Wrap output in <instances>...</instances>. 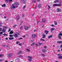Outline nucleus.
Returning a JSON list of instances; mask_svg holds the SVG:
<instances>
[{"label": "nucleus", "instance_id": "57", "mask_svg": "<svg viewBox=\"0 0 62 62\" xmlns=\"http://www.w3.org/2000/svg\"><path fill=\"white\" fill-rule=\"evenodd\" d=\"M25 8V6H24L23 7V8Z\"/></svg>", "mask_w": 62, "mask_h": 62}, {"label": "nucleus", "instance_id": "25", "mask_svg": "<svg viewBox=\"0 0 62 62\" xmlns=\"http://www.w3.org/2000/svg\"><path fill=\"white\" fill-rule=\"evenodd\" d=\"M41 56H42L43 57H44V56H45V54H41Z\"/></svg>", "mask_w": 62, "mask_h": 62}, {"label": "nucleus", "instance_id": "42", "mask_svg": "<svg viewBox=\"0 0 62 62\" xmlns=\"http://www.w3.org/2000/svg\"><path fill=\"white\" fill-rule=\"evenodd\" d=\"M34 44H35V43H33L31 44V46H33V45H34Z\"/></svg>", "mask_w": 62, "mask_h": 62}, {"label": "nucleus", "instance_id": "38", "mask_svg": "<svg viewBox=\"0 0 62 62\" xmlns=\"http://www.w3.org/2000/svg\"><path fill=\"white\" fill-rule=\"evenodd\" d=\"M19 45H20V46H22V43H19Z\"/></svg>", "mask_w": 62, "mask_h": 62}, {"label": "nucleus", "instance_id": "26", "mask_svg": "<svg viewBox=\"0 0 62 62\" xmlns=\"http://www.w3.org/2000/svg\"><path fill=\"white\" fill-rule=\"evenodd\" d=\"M1 6H2V7H6V4H4L1 5Z\"/></svg>", "mask_w": 62, "mask_h": 62}, {"label": "nucleus", "instance_id": "63", "mask_svg": "<svg viewBox=\"0 0 62 62\" xmlns=\"http://www.w3.org/2000/svg\"><path fill=\"white\" fill-rule=\"evenodd\" d=\"M4 18H6V16H4Z\"/></svg>", "mask_w": 62, "mask_h": 62}, {"label": "nucleus", "instance_id": "10", "mask_svg": "<svg viewBox=\"0 0 62 62\" xmlns=\"http://www.w3.org/2000/svg\"><path fill=\"white\" fill-rule=\"evenodd\" d=\"M57 43L59 44H62V41H58L57 42Z\"/></svg>", "mask_w": 62, "mask_h": 62}, {"label": "nucleus", "instance_id": "24", "mask_svg": "<svg viewBox=\"0 0 62 62\" xmlns=\"http://www.w3.org/2000/svg\"><path fill=\"white\" fill-rule=\"evenodd\" d=\"M22 51H20L19 52H18V53H17L18 54H22Z\"/></svg>", "mask_w": 62, "mask_h": 62}, {"label": "nucleus", "instance_id": "28", "mask_svg": "<svg viewBox=\"0 0 62 62\" xmlns=\"http://www.w3.org/2000/svg\"><path fill=\"white\" fill-rule=\"evenodd\" d=\"M22 18H24V17H25L24 15V14H22Z\"/></svg>", "mask_w": 62, "mask_h": 62}, {"label": "nucleus", "instance_id": "1", "mask_svg": "<svg viewBox=\"0 0 62 62\" xmlns=\"http://www.w3.org/2000/svg\"><path fill=\"white\" fill-rule=\"evenodd\" d=\"M19 3L17 2H15L14 4H12V6L10 8L11 9H13V8L15 9L16 8H18L19 5Z\"/></svg>", "mask_w": 62, "mask_h": 62}, {"label": "nucleus", "instance_id": "13", "mask_svg": "<svg viewBox=\"0 0 62 62\" xmlns=\"http://www.w3.org/2000/svg\"><path fill=\"white\" fill-rule=\"evenodd\" d=\"M46 21V19L45 18L43 19L42 20V22H45Z\"/></svg>", "mask_w": 62, "mask_h": 62}, {"label": "nucleus", "instance_id": "39", "mask_svg": "<svg viewBox=\"0 0 62 62\" xmlns=\"http://www.w3.org/2000/svg\"><path fill=\"white\" fill-rule=\"evenodd\" d=\"M9 1V0H5V1L7 3H8V1Z\"/></svg>", "mask_w": 62, "mask_h": 62}, {"label": "nucleus", "instance_id": "49", "mask_svg": "<svg viewBox=\"0 0 62 62\" xmlns=\"http://www.w3.org/2000/svg\"><path fill=\"white\" fill-rule=\"evenodd\" d=\"M0 34H3V32H0Z\"/></svg>", "mask_w": 62, "mask_h": 62}, {"label": "nucleus", "instance_id": "36", "mask_svg": "<svg viewBox=\"0 0 62 62\" xmlns=\"http://www.w3.org/2000/svg\"><path fill=\"white\" fill-rule=\"evenodd\" d=\"M40 40H42V41H45V40L43 39H40Z\"/></svg>", "mask_w": 62, "mask_h": 62}, {"label": "nucleus", "instance_id": "60", "mask_svg": "<svg viewBox=\"0 0 62 62\" xmlns=\"http://www.w3.org/2000/svg\"><path fill=\"white\" fill-rule=\"evenodd\" d=\"M38 44H36V46H38Z\"/></svg>", "mask_w": 62, "mask_h": 62}, {"label": "nucleus", "instance_id": "48", "mask_svg": "<svg viewBox=\"0 0 62 62\" xmlns=\"http://www.w3.org/2000/svg\"><path fill=\"white\" fill-rule=\"evenodd\" d=\"M42 44L41 43H40L39 42V45H41Z\"/></svg>", "mask_w": 62, "mask_h": 62}, {"label": "nucleus", "instance_id": "61", "mask_svg": "<svg viewBox=\"0 0 62 62\" xmlns=\"http://www.w3.org/2000/svg\"><path fill=\"white\" fill-rule=\"evenodd\" d=\"M60 47L62 48V45L61 46H60Z\"/></svg>", "mask_w": 62, "mask_h": 62}, {"label": "nucleus", "instance_id": "3", "mask_svg": "<svg viewBox=\"0 0 62 62\" xmlns=\"http://www.w3.org/2000/svg\"><path fill=\"white\" fill-rule=\"evenodd\" d=\"M61 36H62V32H61L59 34V36H58L59 39H61Z\"/></svg>", "mask_w": 62, "mask_h": 62}, {"label": "nucleus", "instance_id": "35", "mask_svg": "<svg viewBox=\"0 0 62 62\" xmlns=\"http://www.w3.org/2000/svg\"><path fill=\"white\" fill-rule=\"evenodd\" d=\"M20 29H23V26H21L20 27Z\"/></svg>", "mask_w": 62, "mask_h": 62}, {"label": "nucleus", "instance_id": "54", "mask_svg": "<svg viewBox=\"0 0 62 62\" xmlns=\"http://www.w3.org/2000/svg\"><path fill=\"white\" fill-rule=\"evenodd\" d=\"M9 1L10 2H11L12 1V0H9Z\"/></svg>", "mask_w": 62, "mask_h": 62}, {"label": "nucleus", "instance_id": "6", "mask_svg": "<svg viewBox=\"0 0 62 62\" xmlns=\"http://www.w3.org/2000/svg\"><path fill=\"white\" fill-rule=\"evenodd\" d=\"M3 30L2 31L3 32H5V31H6V29H4V28L5 29H7L8 28V27H3Z\"/></svg>", "mask_w": 62, "mask_h": 62}, {"label": "nucleus", "instance_id": "51", "mask_svg": "<svg viewBox=\"0 0 62 62\" xmlns=\"http://www.w3.org/2000/svg\"><path fill=\"white\" fill-rule=\"evenodd\" d=\"M56 2H58L59 1V0H56Z\"/></svg>", "mask_w": 62, "mask_h": 62}, {"label": "nucleus", "instance_id": "43", "mask_svg": "<svg viewBox=\"0 0 62 62\" xmlns=\"http://www.w3.org/2000/svg\"><path fill=\"white\" fill-rule=\"evenodd\" d=\"M11 31V29H9V30L8 31V32H10Z\"/></svg>", "mask_w": 62, "mask_h": 62}, {"label": "nucleus", "instance_id": "20", "mask_svg": "<svg viewBox=\"0 0 62 62\" xmlns=\"http://www.w3.org/2000/svg\"><path fill=\"white\" fill-rule=\"evenodd\" d=\"M13 33V31H11L9 33V34H12Z\"/></svg>", "mask_w": 62, "mask_h": 62}, {"label": "nucleus", "instance_id": "22", "mask_svg": "<svg viewBox=\"0 0 62 62\" xmlns=\"http://www.w3.org/2000/svg\"><path fill=\"white\" fill-rule=\"evenodd\" d=\"M52 38V35L49 36L48 37V38L49 39Z\"/></svg>", "mask_w": 62, "mask_h": 62}, {"label": "nucleus", "instance_id": "15", "mask_svg": "<svg viewBox=\"0 0 62 62\" xmlns=\"http://www.w3.org/2000/svg\"><path fill=\"white\" fill-rule=\"evenodd\" d=\"M24 28L25 30H28L29 29V28L27 27H25Z\"/></svg>", "mask_w": 62, "mask_h": 62}, {"label": "nucleus", "instance_id": "50", "mask_svg": "<svg viewBox=\"0 0 62 62\" xmlns=\"http://www.w3.org/2000/svg\"><path fill=\"white\" fill-rule=\"evenodd\" d=\"M51 26H55L53 24L51 25Z\"/></svg>", "mask_w": 62, "mask_h": 62}, {"label": "nucleus", "instance_id": "2", "mask_svg": "<svg viewBox=\"0 0 62 62\" xmlns=\"http://www.w3.org/2000/svg\"><path fill=\"white\" fill-rule=\"evenodd\" d=\"M61 5H62V4L61 3H59V4H54L53 5V6L54 7L56 6H58V7H60Z\"/></svg>", "mask_w": 62, "mask_h": 62}, {"label": "nucleus", "instance_id": "33", "mask_svg": "<svg viewBox=\"0 0 62 62\" xmlns=\"http://www.w3.org/2000/svg\"><path fill=\"white\" fill-rule=\"evenodd\" d=\"M19 57H21V58H22V57H23V56L21 55H20L19 56Z\"/></svg>", "mask_w": 62, "mask_h": 62}, {"label": "nucleus", "instance_id": "16", "mask_svg": "<svg viewBox=\"0 0 62 62\" xmlns=\"http://www.w3.org/2000/svg\"><path fill=\"white\" fill-rule=\"evenodd\" d=\"M43 37L42 38L43 39H45L46 38V35H45L44 34L43 35Z\"/></svg>", "mask_w": 62, "mask_h": 62}, {"label": "nucleus", "instance_id": "14", "mask_svg": "<svg viewBox=\"0 0 62 62\" xmlns=\"http://www.w3.org/2000/svg\"><path fill=\"white\" fill-rule=\"evenodd\" d=\"M36 34H33L31 36L32 38H34V37H36Z\"/></svg>", "mask_w": 62, "mask_h": 62}, {"label": "nucleus", "instance_id": "9", "mask_svg": "<svg viewBox=\"0 0 62 62\" xmlns=\"http://www.w3.org/2000/svg\"><path fill=\"white\" fill-rule=\"evenodd\" d=\"M17 19L16 20L17 21H18L20 19V16L19 15H17V17H16Z\"/></svg>", "mask_w": 62, "mask_h": 62}, {"label": "nucleus", "instance_id": "58", "mask_svg": "<svg viewBox=\"0 0 62 62\" xmlns=\"http://www.w3.org/2000/svg\"><path fill=\"white\" fill-rule=\"evenodd\" d=\"M6 40H8V38H6Z\"/></svg>", "mask_w": 62, "mask_h": 62}, {"label": "nucleus", "instance_id": "11", "mask_svg": "<svg viewBox=\"0 0 62 62\" xmlns=\"http://www.w3.org/2000/svg\"><path fill=\"white\" fill-rule=\"evenodd\" d=\"M20 61V59L19 58L16 59L15 60V61L16 62H18Z\"/></svg>", "mask_w": 62, "mask_h": 62}, {"label": "nucleus", "instance_id": "5", "mask_svg": "<svg viewBox=\"0 0 62 62\" xmlns=\"http://www.w3.org/2000/svg\"><path fill=\"white\" fill-rule=\"evenodd\" d=\"M57 55L58 56H59V57L58 58L59 59H62V54H57Z\"/></svg>", "mask_w": 62, "mask_h": 62}, {"label": "nucleus", "instance_id": "47", "mask_svg": "<svg viewBox=\"0 0 62 62\" xmlns=\"http://www.w3.org/2000/svg\"><path fill=\"white\" fill-rule=\"evenodd\" d=\"M44 48H45V49H46L47 47H46V46H44Z\"/></svg>", "mask_w": 62, "mask_h": 62}, {"label": "nucleus", "instance_id": "53", "mask_svg": "<svg viewBox=\"0 0 62 62\" xmlns=\"http://www.w3.org/2000/svg\"><path fill=\"white\" fill-rule=\"evenodd\" d=\"M34 16V14H33L31 16L32 17H33Z\"/></svg>", "mask_w": 62, "mask_h": 62}, {"label": "nucleus", "instance_id": "27", "mask_svg": "<svg viewBox=\"0 0 62 62\" xmlns=\"http://www.w3.org/2000/svg\"><path fill=\"white\" fill-rule=\"evenodd\" d=\"M4 55L3 54H1L0 55V57H2Z\"/></svg>", "mask_w": 62, "mask_h": 62}, {"label": "nucleus", "instance_id": "44", "mask_svg": "<svg viewBox=\"0 0 62 62\" xmlns=\"http://www.w3.org/2000/svg\"><path fill=\"white\" fill-rule=\"evenodd\" d=\"M19 39L20 40V39H23V38H20Z\"/></svg>", "mask_w": 62, "mask_h": 62}, {"label": "nucleus", "instance_id": "37", "mask_svg": "<svg viewBox=\"0 0 62 62\" xmlns=\"http://www.w3.org/2000/svg\"><path fill=\"white\" fill-rule=\"evenodd\" d=\"M54 30V28H52V29H51V31H53Z\"/></svg>", "mask_w": 62, "mask_h": 62}, {"label": "nucleus", "instance_id": "52", "mask_svg": "<svg viewBox=\"0 0 62 62\" xmlns=\"http://www.w3.org/2000/svg\"><path fill=\"white\" fill-rule=\"evenodd\" d=\"M59 2H60V3H62V1H59Z\"/></svg>", "mask_w": 62, "mask_h": 62}, {"label": "nucleus", "instance_id": "12", "mask_svg": "<svg viewBox=\"0 0 62 62\" xmlns=\"http://www.w3.org/2000/svg\"><path fill=\"white\" fill-rule=\"evenodd\" d=\"M38 7L39 8H40L41 7V4L40 3L38 5Z\"/></svg>", "mask_w": 62, "mask_h": 62}, {"label": "nucleus", "instance_id": "59", "mask_svg": "<svg viewBox=\"0 0 62 62\" xmlns=\"http://www.w3.org/2000/svg\"><path fill=\"white\" fill-rule=\"evenodd\" d=\"M5 46H6V45H3V47H5Z\"/></svg>", "mask_w": 62, "mask_h": 62}, {"label": "nucleus", "instance_id": "34", "mask_svg": "<svg viewBox=\"0 0 62 62\" xmlns=\"http://www.w3.org/2000/svg\"><path fill=\"white\" fill-rule=\"evenodd\" d=\"M3 36H8V35L7 34H6L5 33H4L3 34Z\"/></svg>", "mask_w": 62, "mask_h": 62}, {"label": "nucleus", "instance_id": "21", "mask_svg": "<svg viewBox=\"0 0 62 62\" xmlns=\"http://www.w3.org/2000/svg\"><path fill=\"white\" fill-rule=\"evenodd\" d=\"M9 40H11L12 39H13L14 38L13 37H10L9 39Z\"/></svg>", "mask_w": 62, "mask_h": 62}, {"label": "nucleus", "instance_id": "7", "mask_svg": "<svg viewBox=\"0 0 62 62\" xmlns=\"http://www.w3.org/2000/svg\"><path fill=\"white\" fill-rule=\"evenodd\" d=\"M28 57L29 58V59H28V61H31L32 60V57L30 56H28Z\"/></svg>", "mask_w": 62, "mask_h": 62}, {"label": "nucleus", "instance_id": "4", "mask_svg": "<svg viewBox=\"0 0 62 62\" xmlns=\"http://www.w3.org/2000/svg\"><path fill=\"white\" fill-rule=\"evenodd\" d=\"M56 11L57 12H60L62 11V10L59 8H57Z\"/></svg>", "mask_w": 62, "mask_h": 62}, {"label": "nucleus", "instance_id": "29", "mask_svg": "<svg viewBox=\"0 0 62 62\" xmlns=\"http://www.w3.org/2000/svg\"><path fill=\"white\" fill-rule=\"evenodd\" d=\"M19 43H20V42H19L18 41H16V44H17L18 45L19 44Z\"/></svg>", "mask_w": 62, "mask_h": 62}, {"label": "nucleus", "instance_id": "32", "mask_svg": "<svg viewBox=\"0 0 62 62\" xmlns=\"http://www.w3.org/2000/svg\"><path fill=\"white\" fill-rule=\"evenodd\" d=\"M48 9H50L51 8V7L50 6H48Z\"/></svg>", "mask_w": 62, "mask_h": 62}, {"label": "nucleus", "instance_id": "56", "mask_svg": "<svg viewBox=\"0 0 62 62\" xmlns=\"http://www.w3.org/2000/svg\"><path fill=\"white\" fill-rule=\"evenodd\" d=\"M44 27V26H42V28H43V27Z\"/></svg>", "mask_w": 62, "mask_h": 62}, {"label": "nucleus", "instance_id": "55", "mask_svg": "<svg viewBox=\"0 0 62 62\" xmlns=\"http://www.w3.org/2000/svg\"><path fill=\"white\" fill-rule=\"evenodd\" d=\"M54 3H56V0L55 1H54Z\"/></svg>", "mask_w": 62, "mask_h": 62}, {"label": "nucleus", "instance_id": "62", "mask_svg": "<svg viewBox=\"0 0 62 62\" xmlns=\"http://www.w3.org/2000/svg\"><path fill=\"white\" fill-rule=\"evenodd\" d=\"M0 29L1 30H2V28H0Z\"/></svg>", "mask_w": 62, "mask_h": 62}, {"label": "nucleus", "instance_id": "41", "mask_svg": "<svg viewBox=\"0 0 62 62\" xmlns=\"http://www.w3.org/2000/svg\"><path fill=\"white\" fill-rule=\"evenodd\" d=\"M25 35H24V36H22V37H23V38H25Z\"/></svg>", "mask_w": 62, "mask_h": 62}, {"label": "nucleus", "instance_id": "64", "mask_svg": "<svg viewBox=\"0 0 62 62\" xmlns=\"http://www.w3.org/2000/svg\"><path fill=\"white\" fill-rule=\"evenodd\" d=\"M2 24V23H0V24Z\"/></svg>", "mask_w": 62, "mask_h": 62}, {"label": "nucleus", "instance_id": "30", "mask_svg": "<svg viewBox=\"0 0 62 62\" xmlns=\"http://www.w3.org/2000/svg\"><path fill=\"white\" fill-rule=\"evenodd\" d=\"M21 1L22 2H23V3H25V2H24V0H21Z\"/></svg>", "mask_w": 62, "mask_h": 62}, {"label": "nucleus", "instance_id": "19", "mask_svg": "<svg viewBox=\"0 0 62 62\" xmlns=\"http://www.w3.org/2000/svg\"><path fill=\"white\" fill-rule=\"evenodd\" d=\"M54 23L55 24V25H57V22L56 21H54Z\"/></svg>", "mask_w": 62, "mask_h": 62}, {"label": "nucleus", "instance_id": "23", "mask_svg": "<svg viewBox=\"0 0 62 62\" xmlns=\"http://www.w3.org/2000/svg\"><path fill=\"white\" fill-rule=\"evenodd\" d=\"M14 36L15 37H16V38H17V37H18V34H15Z\"/></svg>", "mask_w": 62, "mask_h": 62}, {"label": "nucleus", "instance_id": "45", "mask_svg": "<svg viewBox=\"0 0 62 62\" xmlns=\"http://www.w3.org/2000/svg\"><path fill=\"white\" fill-rule=\"evenodd\" d=\"M17 26V25H15L13 26V28L15 27H16Z\"/></svg>", "mask_w": 62, "mask_h": 62}, {"label": "nucleus", "instance_id": "46", "mask_svg": "<svg viewBox=\"0 0 62 62\" xmlns=\"http://www.w3.org/2000/svg\"><path fill=\"white\" fill-rule=\"evenodd\" d=\"M57 51L58 52H59V53H60V50H58Z\"/></svg>", "mask_w": 62, "mask_h": 62}, {"label": "nucleus", "instance_id": "31", "mask_svg": "<svg viewBox=\"0 0 62 62\" xmlns=\"http://www.w3.org/2000/svg\"><path fill=\"white\" fill-rule=\"evenodd\" d=\"M26 50L27 52H29L30 51V50L28 49H26Z\"/></svg>", "mask_w": 62, "mask_h": 62}, {"label": "nucleus", "instance_id": "18", "mask_svg": "<svg viewBox=\"0 0 62 62\" xmlns=\"http://www.w3.org/2000/svg\"><path fill=\"white\" fill-rule=\"evenodd\" d=\"M42 51L43 53H45L46 52V50L44 49L42 50Z\"/></svg>", "mask_w": 62, "mask_h": 62}, {"label": "nucleus", "instance_id": "17", "mask_svg": "<svg viewBox=\"0 0 62 62\" xmlns=\"http://www.w3.org/2000/svg\"><path fill=\"white\" fill-rule=\"evenodd\" d=\"M45 33H46V35H47V34H48V33H49V31H47L46 30L45 31Z\"/></svg>", "mask_w": 62, "mask_h": 62}, {"label": "nucleus", "instance_id": "40", "mask_svg": "<svg viewBox=\"0 0 62 62\" xmlns=\"http://www.w3.org/2000/svg\"><path fill=\"white\" fill-rule=\"evenodd\" d=\"M9 36L10 37H13V35H10Z\"/></svg>", "mask_w": 62, "mask_h": 62}, {"label": "nucleus", "instance_id": "8", "mask_svg": "<svg viewBox=\"0 0 62 62\" xmlns=\"http://www.w3.org/2000/svg\"><path fill=\"white\" fill-rule=\"evenodd\" d=\"M7 55L8 57H11V56H12V54L11 53H10L9 54H8Z\"/></svg>", "mask_w": 62, "mask_h": 62}]
</instances>
